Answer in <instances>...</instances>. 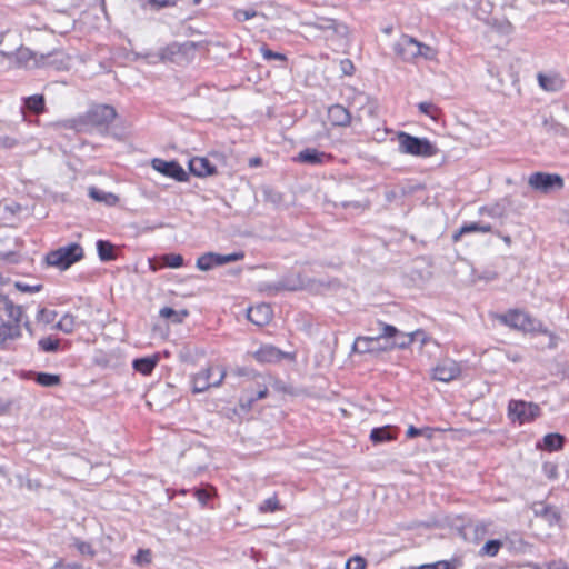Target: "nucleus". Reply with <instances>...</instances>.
Wrapping results in <instances>:
<instances>
[{
	"label": "nucleus",
	"mask_w": 569,
	"mask_h": 569,
	"mask_svg": "<svg viewBox=\"0 0 569 569\" xmlns=\"http://www.w3.org/2000/svg\"><path fill=\"white\" fill-rule=\"evenodd\" d=\"M23 310L6 298L0 303V345H6L21 336Z\"/></svg>",
	"instance_id": "f257e3e1"
},
{
	"label": "nucleus",
	"mask_w": 569,
	"mask_h": 569,
	"mask_svg": "<svg viewBox=\"0 0 569 569\" xmlns=\"http://www.w3.org/2000/svg\"><path fill=\"white\" fill-rule=\"evenodd\" d=\"M399 151L405 154L416 157H432L437 154L438 149L427 138L413 137L407 132L400 131L397 134Z\"/></svg>",
	"instance_id": "f03ea898"
},
{
	"label": "nucleus",
	"mask_w": 569,
	"mask_h": 569,
	"mask_svg": "<svg viewBox=\"0 0 569 569\" xmlns=\"http://www.w3.org/2000/svg\"><path fill=\"white\" fill-rule=\"evenodd\" d=\"M83 258V249L78 243H70L57 250L50 251L46 256L48 266L56 267L60 270H67L74 262Z\"/></svg>",
	"instance_id": "7ed1b4c3"
},
{
	"label": "nucleus",
	"mask_w": 569,
	"mask_h": 569,
	"mask_svg": "<svg viewBox=\"0 0 569 569\" xmlns=\"http://www.w3.org/2000/svg\"><path fill=\"white\" fill-rule=\"evenodd\" d=\"M227 375L222 366L210 365L192 378V391L203 392L211 387H219Z\"/></svg>",
	"instance_id": "20e7f679"
},
{
	"label": "nucleus",
	"mask_w": 569,
	"mask_h": 569,
	"mask_svg": "<svg viewBox=\"0 0 569 569\" xmlns=\"http://www.w3.org/2000/svg\"><path fill=\"white\" fill-rule=\"evenodd\" d=\"M418 336H423V331L417 330L411 333H403L399 331L396 327L391 325L381 323V337L387 340L383 346V350H389L392 348H407Z\"/></svg>",
	"instance_id": "39448f33"
},
{
	"label": "nucleus",
	"mask_w": 569,
	"mask_h": 569,
	"mask_svg": "<svg viewBox=\"0 0 569 569\" xmlns=\"http://www.w3.org/2000/svg\"><path fill=\"white\" fill-rule=\"evenodd\" d=\"M497 319L501 323L512 329L521 330L525 332L539 331L541 327V325L538 321H536L527 312L521 310H509L505 315H498Z\"/></svg>",
	"instance_id": "423d86ee"
},
{
	"label": "nucleus",
	"mask_w": 569,
	"mask_h": 569,
	"mask_svg": "<svg viewBox=\"0 0 569 569\" xmlns=\"http://www.w3.org/2000/svg\"><path fill=\"white\" fill-rule=\"evenodd\" d=\"M272 381L271 376L257 375L244 388V393L240 399L242 408L250 407L252 402L263 399L268 395L269 385Z\"/></svg>",
	"instance_id": "0eeeda50"
},
{
	"label": "nucleus",
	"mask_w": 569,
	"mask_h": 569,
	"mask_svg": "<svg viewBox=\"0 0 569 569\" xmlns=\"http://www.w3.org/2000/svg\"><path fill=\"white\" fill-rule=\"evenodd\" d=\"M508 416L513 423H531L539 416V407L533 402L511 400L508 406Z\"/></svg>",
	"instance_id": "6e6552de"
},
{
	"label": "nucleus",
	"mask_w": 569,
	"mask_h": 569,
	"mask_svg": "<svg viewBox=\"0 0 569 569\" xmlns=\"http://www.w3.org/2000/svg\"><path fill=\"white\" fill-rule=\"evenodd\" d=\"M529 186L542 193L560 190L563 187V179L556 173L536 172L529 177Z\"/></svg>",
	"instance_id": "1a4fd4ad"
},
{
	"label": "nucleus",
	"mask_w": 569,
	"mask_h": 569,
	"mask_svg": "<svg viewBox=\"0 0 569 569\" xmlns=\"http://www.w3.org/2000/svg\"><path fill=\"white\" fill-rule=\"evenodd\" d=\"M243 258H244V252H242V251L233 252V253H229V254L208 252V253L200 256L197 259V268L202 271H208L217 266H222L226 263L239 261V260H242Z\"/></svg>",
	"instance_id": "9d476101"
},
{
	"label": "nucleus",
	"mask_w": 569,
	"mask_h": 569,
	"mask_svg": "<svg viewBox=\"0 0 569 569\" xmlns=\"http://www.w3.org/2000/svg\"><path fill=\"white\" fill-rule=\"evenodd\" d=\"M420 41L416 38L402 34L393 44L395 53L406 62H412L419 58Z\"/></svg>",
	"instance_id": "9b49d317"
},
{
	"label": "nucleus",
	"mask_w": 569,
	"mask_h": 569,
	"mask_svg": "<svg viewBox=\"0 0 569 569\" xmlns=\"http://www.w3.org/2000/svg\"><path fill=\"white\" fill-rule=\"evenodd\" d=\"M311 26L331 39L345 38L348 34V27L345 23L327 17H317Z\"/></svg>",
	"instance_id": "f8f14e48"
},
{
	"label": "nucleus",
	"mask_w": 569,
	"mask_h": 569,
	"mask_svg": "<svg viewBox=\"0 0 569 569\" xmlns=\"http://www.w3.org/2000/svg\"><path fill=\"white\" fill-rule=\"evenodd\" d=\"M117 117V111L108 104H99L86 113L87 122L93 126H109Z\"/></svg>",
	"instance_id": "ddd939ff"
},
{
	"label": "nucleus",
	"mask_w": 569,
	"mask_h": 569,
	"mask_svg": "<svg viewBox=\"0 0 569 569\" xmlns=\"http://www.w3.org/2000/svg\"><path fill=\"white\" fill-rule=\"evenodd\" d=\"M184 460L188 469L191 472H199L207 467L209 452L203 446H196L190 448L184 455Z\"/></svg>",
	"instance_id": "4468645a"
},
{
	"label": "nucleus",
	"mask_w": 569,
	"mask_h": 569,
	"mask_svg": "<svg viewBox=\"0 0 569 569\" xmlns=\"http://www.w3.org/2000/svg\"><path fill=\"white\" fill-rule=\"evenodd\" d=\"M461 373V368L458 362L451 359L440 361L432 370V377L442 382H449L458 378Z\"/></svg>",
	"instance_id": "2eb2a0df"
},
{
	"label": "nucleus",
	"mask_w": 569,
	"mask_h": 569,
	"mask_svg": "<svg viewBox=\"0 0 569 569\" xmlns=\"http://www.w3.org/2000/svg\"><path fill=\"white\" fill-rule=\"evenodd\" d=\"M152 168L170 178L176 179L177 181H187L188 174L183 170V168L176 161H166L162 159H153L151 162Z\"/></svg>",
	"instance_id": "dca6fc26"
},
{
	"label": "nucleus",
	"mask_w": 569,
	"mask_h": 569,
	"mask_svg": "<svg viewBox=\"0 0 569 569\" xmlns=\"http://www.w3.org/2000/svg\"><path fill=\"white\" fill-rule=\"evenodd\" d=\"M0 54L3 57L13 56L19 67L23 68H36L39 66V61L31 50L28 48L19 47L16 52L7 51L1 49Z\"/></svg>",
	"instance_id": "f3484780"
},
{
	"label": "nucleus",
	"mask_w": 569,
	"mask_h": 569,
	"mask_svg": "<svg viewBox=\"0 0 569 569\" xmlns=\"http://www.w3.org/2000/svg\"><path fill=\"white\" fill-rule=\"evenodd\" d=\"M253 357L257 361L266 363L278 362L287 357L291 358L289 353H286L271 345H264L260 347L257 351L253 352Z\"/></svg>",
	"instance_id": "a211bd4d"
},
{
	"label": "nucleus",
	"mask_w": 569,
	"mask_h": 569,
	"mask_svg": "<svg viewBox=\"0 0 569 569\" xmlns=\"http://www.w3.org/2000/svg\"><path fill=\"white\" fill-rule=\"evenodd\" d=\"M247 318L259 327L266 326L272 319V309L267 303H260L248 309Z\"/></svg>",
	"instance_id": "6ab92c4d"
},
{
	"label": "nucleus",
	"mask_w": 569,
	"mask_h": 569,
	"mask_svg": "<svg viewBox=\"0 0 569 569\" xmlns=\"http://www.w3.org/2000/svg\"><path fill=\"white\" fill-rule=\"evenodd\" d=\"M539 86L547 92H558L565 86L563 78L557 72L538 73Z\"/></svg>",
	"instance_id": "aec40b11"
},
{
	"label": "nucleus",
	"mask_w": 569,
	"mask_h": 569,
	"mask_svg": "<svg viewBox=\"0 0 569 569\" xmlns=\"http://www.w3.org/2000/svg\"><path fill=\"white\" fill-rule=\"evenodd\" d=\"M381 339H383L381 333L378 337H358L353 342L352 349L359 353L383 350V346L380 345Z\"/></svg>",
	"instance_id": "412c9836"
},
{
	"label": "nucleus",
	"mask_w": 569,
	"mask_h": 569,
	"mask_svg": "<svg viewBox=\"0 0 569 569\" xmlns=\"http://www.w3.org/2000/svg\"><path fill=\"white\" fill-rule=\"evenodd\" d=\"M351 104L358 110L365 111L369 117L376 116L378 103L363 92L355 93Z\"/></svg>",
	"instance_id": "4be33fe9"
},
{
	"label": "nucleus",
	"mask_w": 569,
	"mask_h": 569,
	"mask_svg": "<svg viewBox=\"0 0 569 569\" xmlns=\"http://www.w3.org/2000/svg\"><path fill=\"white\" fill-rule=\"evenodd\" d=\"M328 119L333 126L346 127L351 121V116L343 106L333 104L328 109Z\"/></svg>",
	"instance_id": "5701e85b"
},
{
	"label": "nucleus",
	"mask_w": 569,
	"mask_h": 569,
	"mask_svg": "<svg viewBox=\"0 0 569 569\" xmlns=\"http://www.w3.org/2000/svg\"><path fill=\"white\" fill-rule=\"evenodd\" d=\"M191 173L197 177H207L214 173L216 168L206 158H193L189 161Z\"/></svg>",
	"instance_id": "b1692460"
},
{
	"label": "nucleus",
	"mask_w": 569,
	"mask_h": 569,
	"mask_svg": "<svg viewBox=\"0 0 569 569\" xmlns=\"http://www.w3.org/2000/svg\"><path fill=\"white\" fill-rule=\"evenodd\" d=\"M328 156L317 149H305L299 152L297 160L302 163L318 164L321 163Z\"/></svg>",
	"instance_id": "393cba45"
},
{
	"label": "nucleus",
	"mask_w": 569,
	"mask_h": 569,
	"mask_svg": "<svg viewBox=\"0 0 569 569\" xmlns=\"http://www.w3.org/2000/svg\"><path fill=\"white\" fill-rule=\"evenodd\" d=\"M89 196L93 200H96L98 202H103L108 206H114L119 201V198L116 194H113L111 192H106L96 187H91L89 189Z\"/></svg>",
	"instance_id": "a878e982"
},
{
	"label": "nucleus",
	"mask_w": 569,
	"mask_h": 569,
	"mask_svg": "<svg viewBox=\"0 0 569 569\" xmlns=\"http://www.w3.org/2000/svg\"><path fill=\"white\" fill-rule=\"evenodd\" d=\"M157 362H158L157 356L140 358V359H136L133 361V368L137 371L141 372L142 375H149L154 369Z\"/></svg>",
	"instance_id": "bb28decb"
},
{
	"label": "nucleus",
	"mask_w": 569,
	"mask_h": 569,
	"mask_svg": "<svg viewBox=\"0 0 569 569\" xmlns=\"http://www.w3.org/2000/svg\"><path fill=\"white\" fill-rule=\"evenodd\" d=\"M159 315L161 318L171 319L174 323H181L189 316V311L187 309L177 311L170 307H163L160 309Z\"/></svg>",
	"instance_id": "cd10ccee"
},
{
	"label": "nucleus",
	"mask_w": 569,
	"mask_h": 569,
	"mask_svg": "<svg viewBox=\"0 0 569 569\" xmlns=\"http://www.w3.org/2000/svg\"><path fill=\"white\" fill-rule=\"evenodd\" d=\"M97 250L100 260L111 261L116 259L114 247L109 241L99 240L97 242Z\"/></svg>",
	"instance_id": "c85d7f7f"
},
{
	"label": "nucleus",
	"mask_w": 569,
	"mask_h": 569,
	"mask_svg": "<svg viewBox=\"0 0 569 569\" xmlns=\"http://www.w3.org/2000/svg\"><path fill=\"white\" fill-rule=\"evenodd\" d=\"M563 445V437L559 433H549L545 436L541 448L548 451L558 450Z\"/></svg>",
	"instance_id": "c756f323"
},
{
	"label": "nucleus",
	"mask_w": 569,
	"mask_h": 569,
	"mask_svg": "<svg viewBox=\"0 0 569 569\" xmlns=\"http://www.w3.org/2000/svg\"><path fill=\"white\" fill-rule=\"evenodd\" d=\"M36 382L42 387H54L58 386L61 381L59 375L47 373V372H38L34 378Z\"/></svg>",
	"instance_id": "7c9ffc66"
},
{
	"label": "nucleus",
	"mask_w": 569,
	"mask_h": 569,
	"mask_svg": "<svg viewBox=\"0 0 569 569\" xmlns=\"http://www.w3.org/2000/svg\"><path fill=\"white\" fill-rule=\"evenodd\" d=\"M543 127L547 133L552 136H562L567 137L569 136V130L561 123H558L553 120H546L543 122Z\"/></svg>",
	"instance_id": "2f4dec72"
},
{
	"label": "nucleus",
	"mask_w": 569,
	"mask_h": 569,
	"mask_svg": "<svg viewBox=\"0 0 569 569\" xmlns=\"http://www.w3.org/2000/svg\"><path fill=\"white\" fill-rule=\"evenodd\" d=\"M76 326V317L71 313L63 315L57 323V328L66 333H71Z\"/></svg>",
	"instance_id": "473e14b6"
},
{
	"label": "nucleus",
	"mask_w": 569,
	"mask_h": 569,
	"mask_svg": "<svg viewBox=\"0 0 569 569\" xmlns=\"http://www.w3.org/2000/svg\"><path fill=\"white\" fill-rule=\"evenodd\" d=\"M370 439L372 442L379 443L396 439V435L391 432V429H372Z\"/></svg>",
	"instance_id": "72a5a7b5"
},
{
	"label": "nucleus",
	"mask_w": 569,
	"mask_h": 569,
	"mask_svg": "<svg viewBox=\"0 0 569 569\" xmlns=\"http://www.w3.org/2000/svg\"><path fill=\"white\" fill-rule=\"evenodd\" d=\"M26 107L36 113H40L44 109V99L40 94L31 96L26 99Z\"/></svg>",
	"instance_id": "f704fd0d"
},
{
	"label": "nucleus",
	"mask_w": 569,
	"mask_h": 569,
	"mask_svg": "<svg viewBox=\"0 0 569 569\" xmlns=\"http://www.w3.org/2000/svg\"><path fill=\"white\" fill-rule=\"evenodd\" d=\"M264 201L271 203L273 207L278 208L283 203V196L271 188H266L263 190Z\"/></svg>",
	"instance_id": "c9c22d12"
},
{
	"label": "nucleus",
	"mask_w": 569,
	"mask_h": 569,
	"mask_svg": "<svg viewBox=\"0 0 569 569\" xmlns=\"http://www.w3.org/2000/svg\"><path fill=\"white\" fill-rule=\"evenodd\" d=\"M543 520H546L550 526L558 525L560 520V513L555 507H545L543 512L541 513Z\"/></svg>",
	"instance_id": "e433bc0d"
},
{
	"label": "nucleus",
	"mask_w": 569,
	"mask_h": 569,
	"mask_svg": "<svg viewBox=\"0 0 569 569\" xmlns=\"http://www.w3.org/2000/svg\"><path fill=\"white\" fill-rule=\"evenodd\" d=\"M163 263L169 268H180L183 266V257L177 253H169L162 256Z\"/></svg>",
	"instance_id": "4c0bfd02"
},
{
	"label": "nucleus",
	"mask_w": 569,
	"mask_h": 569,
	"mask_svg": "<svg viewBox=\"0 0 569 569\" xmlns=\"http://www.w3.org/2000/svg\"><path fill=\"white\" fill-rule=\"evenodd\" d=\"M56 317H57V312L54 310L41 308V309H39L36 318H37L38 322L49 325L54 321Z\"/></svg>",
	"instance_id": "58836bf2"
},
{
	"label": "nucleus",
	"mask_w": 569,
	"mask_h": 569,
	"mask_svg": "<svg viewBox=\"0 0 569 569\" xmlns=\"http://www.w3.org/2000/svg\"><path fill=\"white\" fill-rule=\"evenodd\" d=\"M470 232H479V222H471V223L462 226L457 232L453 233L452 240L455 242H457L460 240V238L463 234H467Z\"/></svg>",
	"instance_id": "ea45409f"
},
{
	"label": "nucleus",
	"mask_w": 569,
	"mask_h": 569,
	"mask_svg": "<svg viewBox=\"0 0 569 569\" xmlns=\"http://www.w3.org/2000/svg\"><path fill=\"white\" fill-rule=\"evenodd\" d=\"M38 345L41 348V350H43V351L54 352L59 348V340L53 339L51 337H46V338L40 339Z\"/></svg>",
	"instance_id": "a19ab883"
},
{
	"label": "nucleus",
	"mask_w": 569,
	"mask_h": 569,
	"mask_svg": "<svg viewBox=\"0 0 569 569\" xmlns=\"http://www.w3.org/2000/svg\"><path fill=\"white\" fill-rule=\"evenodd\" d=\"M501 546L502 542L500 540H489L483 545L481 551L487 556L495 557L498 553Z\"/></svg>",
	"instance_id": "79ce46f5"
},
{
	"label": "nucleus",
	"mask_w": 569,
	"mask_h": 569,
	"mask_svg": "<svg viewBox=\"0 0 569 569\" xmlns=\"http://www.w3.org/2000/svg\"><path fill=\"white\" fill-rule=\"evenodd\" d=\"M280 509L279 501L276 497H271L266 499L260 506L259 511L262 513L266 512H273L276 510Z\"/></svg>",
	"instance_id": "37998d69"
},
{
	"label": "nucleus",
	"mask_w": 569,
	"mask_h": 569,
	"mask_svg": "<svg viewBox=\"0 0 569 569\" xmlns=\"http://www.w3.org/2000/svg\"><path fill=\"white\" fill-rule=\"evenodd\" d=\"M437 57V50L432 47L420 42L419 46V58H423L426 60H435Z\"/></svg>",
	"instance_id": "c03bdc74"
},
{
	"label": "nucleus",
	"mask_w": 569,
	"mask_h": 569,
	"mask_svg": "<svg viewBox=\"0 0 569 569\" xmlns=\"http://www.w3.org/2000/svg\"><path fill=\"white\" fill-rule=\"evenodd\" d=\"M418 108L420 110V112L427 114L428 117L432 118V119H436L437 117V113H438V108L432 104L431 102H420L418 104Z\"/></svg>",
	"instance_id": "a18cd8bd"
},
{
	"label": "nucleus",
	"mask_w": 569,
	"mask_h": 569,
	"mask_svg": "<svg viewBox=\"0 0 569 569\" xmlns=\"http://www.w3.org/2000/svg\"><path fill=\"white\" fill-rule=\"evenodd\" d=\"M542 472L548 479H556L558 476V466L553 462H545L542 465Z\"/></svg>",
	"instance_id": "49530a36"
},
{
	"label": "nucleus",
	"mask_w": 569,
	"mask_h": 569,
	"mask_svg": "<svg viewBox=\"0 0 569 569\" xmlns=\"http://www.w3.org/2000/svg\"><path fill=\"white\" fill-rule=\"evenodd\" d=\"M151 552L150 550L148 549H144V550H139L136 558H134V561L137 565L139 566H144V565H148L151 562Z\"/></svg>",
	"instance_id": "de8ad7c7"
},
{
	"label": "nucleus",
	"mask_w": 569,
	"mask_h": 569,
	"mask_svg": "<svg viewBox=\"0 0 569 569\" xmlns=\"http://www.w3.org/2000/svg\"><path fill=\"white\" fill-rule=\"evenodd\" d=\"M257 12L254 10H243L238 9L234 11V18L238 21H247L253 17H256Z\"/></svg>",
	"instance_id": "09e8293b"
},
{
	"label": "nucleus",
	"mask_w": 569,
	"mask_h": 569,
	"mask_svg": "<svg viewBox=\"0 0 569 569\" xmlns=\"http://www.w3.org/2000/svg\"><path fill=\"white\" fill-rule=\"evenodd\" d=\"M260 51L266 60H271V59H277V60H281V61L286 60L284 54H282L280 52H273L272 50L268 49L267 47H261Z\"/></svg>",
	"instance_id": "8fccbe9b"
},
{
	"label": "nucleus",
	"mask_w": 569,
	"mask_h": 569,
	"mask_svg": "<svg viewBox=\"0 0 569 569\" xmlns=\"http://www.w3.org/2000/svg\"><path fill=\"white\" fill-rule=\"evenodd\" d=\"M340 70L346 76H351L355 72V66L351 60L343 59L340 61Z\"/></svg>",
	"instance_id": "3c124183"
},
{
	"label": "nucleus",
	"mask_w": 569,
	"mask_h": 569,
	"mask_svg": "<svg viewBox=\"0 0 569 569\" xmlns=\"http://www.w3.org/2000/svg\"><path fill=\"white\" fill-rule=\"evenodd\" d=\"M346 569H365V560L361 557H355L347 561Z\"/></svg>",
	"instance_id": "603ef678"
},
{
	"label": "nucleus",
	"mask_w": 569,
	"mask_h": 569,
	"mask_svg": "<svg viewBox=\"0 0 569 569\" xmlns=\"http://www.w3.org/2000/svg\"><path fill=\"white\" fill-rule=\"evenodd\" d=\"M535 569H569V567L562 561H551L542 566H536Z\"/></svg>",
	"instance_id": "864d4df0"
},
{
	"label": "nucleus",
	"mask_w": 569,
	"mask_h": 569,
	"mask_svg": "<svg viewBox=\"0 0 569 569\" xmlns=\"http://www.w3.org/2000/svg\"><path fill=\"white\" fill-rule=\"evenodd\" d=\"M194 495L201 505H206L211 497V493L206 489H197Z\"/></svg>",
	"instance_id": "5fc2aeb1"
},
{
	"label": "nucleus",
	"mask_w": 569,
	"mask_h": 569,
	"mask_svg": "<svg viewBox=\"0 0 569 569\" xmlns=\"http://www.w3.org/2000/svg\"><path fill=\"white\" fill-rule=\"evenodd\" d=\"M77 548L82 555H89L91 557L94 556L92 547L87 542H78Z\"/></svg>",
	"instance_id": "6e6d98bb"
},
{
	"label": "nucleus",
	"mask_w": 569,
	"mask_h": 569,
	"mask_svg": "<svg viewBox=\"0 0 569 569\" xmlns=\"http://www.w3.org/2000/svg\"><path fill=\"white\" fill-rule=\"evenodd\" d=\"M82 123L81 120H68L66 122L62 123V126L64 128H70V129H74V130H79V127L80 124Z\"/></svg>",
	"instance_id": "4d7b16f0"
},
{
	"label": "nucleus",
	"mask_w": 569,
	"mask_h": 569,
	"mask_svg": "<svg viewBox=\"0 0 569 569\" xmlns=\"http://www.w3.org/2000/svg\"><path fill=\"white\" fill-rule=\"evenodd\" d=\"M496 278H497V273L493 271H487L483 274L478 277V279H483L486 281L495 280Z\"/></svg>",
	"instance_id": "13d9d810"
},
{
	"label": "nucleus",
	"mask_w": 569,
	"mask_h": 569,
	"mask_svg": "<svg viewBox=\"0 0 569 569\" xmlns=\"http://www.w3.org/2000/svg\"><path fill=\"white\" fill-rule=\"evenodd\" d=\"M270 387L272 389L277 390V391H284L286 390L284 387L282 386V383L280 381L273 379V378H272L271 383L269 385V388Z\"/></svg>",
	"instance_id": "bf43d9fd"
},
{
	"label": "nucleus",
	"mask_w": 569,
	"mask_h": 569,
	"mask_svg": "<svg viewBox=\"0 0 569 569\" xmlns=\"http://www.w3.org/2000/svg\"><path fill=\"white\" fill-rule=\"evenodd\" d=\"M150 2L158 7H164V6L173 4L176 2V0H150Z\"/></svg>",
	"instance_id": "052dcab7"
},
{
	"label": "nucleus",
	"mask_w": 569,
	"mask_h": 569,
	"mask_svg": "<svg viewBox=\"0 0 569 569\" xmlns=\"http://www.w3.org/2000/svg\"><path fill=\"white\" fill-rule=\"evenodd\" d=\"M422 430L423 429H407V437L410 439L418 437V436L422 435Z\"/></svg>",
	"instance_id": "680f3d73"
},
{
	"label": "nucleus",
	"mask_w": 569,
	"mask_h": 569,
	"mask_svg": "<svg viewBox=\"0 0 569 569\" xmlns=\"http://www.w3.org/2000/svg\"><path fill=\"white\" fill-rule=\"evenodd\" d=\"M506 355H507L508 359H510L512 362H518L522 358L521 355L518 352H509L508 351Z\"/></svg>",
	"instance_id": "e2e57ef3"
},
{
	"label": "nucleus",
	"mask_w": 569,
	"mask_h": 569,
	"mask_svg": "<svg viewBox=\"0 0 569 569\" xmlns=\"http://www.w3.org/2000/svg\"><path fill=\"white\" fill-rule=\"evenodd\" d=\"M436 566V569H453V566L448 561H438Z\"/></svg>",
	"instance_id": "0e129e2a"
},
{
	"label": "nucleus",
	"mask_w": 569,
	"mask_h": 569,
	"mask_svg": "<svg viewBox=\"0 0 569 569\" xmlns=\"http://www.w3.org/2000/svg\"><path fill=\"white\" fill-rule=\"evenodd\" d=\"M491 231H492V228L490 224L479 222V232L487 233V232H491Z\"/></svg>",
	"instance_id": "69168bd1"
},
{
	"label": "nucleus",
	"mask_w": 569,
	"mask_h": 569,
	"mask_svg": "<svg viewBox=\"0 0 569 569\" xmlns=\"http://www.w3.org/2000/svg\"><path fill=\"white\" fill-rule=\"evenodd\" d=\"M437 566L436 563H428V565H422L420 567H416L415 569H436Z\"/></svg>",
	"instance_id": "338daca9"
},
{
	"label": "nucleus",
	"mask_w": 569,
	"mask_h": 569,
	"mask_svg": "<svg viewBox=\"0 0 569 569\" xmlns=\"http://www.w3.org/2000/svg\"><path fill=\"white\" fill-rule=\"evenodd\" d=\"M18 287H19L20 289H22L23 291H33V290L38 291V290H39V288H40L39 286L33 287V288H30V287H28V286L21 287L20 284H18Z\"/></svg>",
	"instance_id": "774afa93"
}]
</instances>
